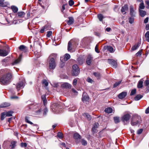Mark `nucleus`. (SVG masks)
<instances>
[{"mask_svg":"<svg viewBox=\"0 0 149 149\" xmlns=\"http://www.w3.org/2000/svg\"><path fill=\"white\" fill-rule=\"evenodd\" d=\"M82 144L84 146H86L87 144V142L84 139H82L81 141Z\"/></svg>","mask_w":149,"mask_h":149,"instance_id":"603ef678","label":"nucleus"},{"mask_svg":"<svg viewBox=\"0 0 149 149\" xmlns=\"http://www.w3.org/2000/svg\"><path fill=\"white\" fill-rule=\"evenodd\" d=\"M11 8L14 13H15L17 12L18 11V8L16 6H12L11 7Z\"/></svg>","mask_w":149,"mask_h":149,"instance_id":"4c0bfd02","label":"nucleus"},{"mask_svg":"<svg viewBox=\"0 0 149 149\" xmlns=\"http://www.w3.org/2000/svg\"><path fill=\"white\" fill-rule=\"evenodd\" d=\"M145 113L146 114L149 113V107L147 108L145 111Z\"/></svg>","mask_w":149,"mask_h":149,"instance_id":"774afa93","label":"nucleus"},{"mask_svg":"<svg viewBox=\"0 0 149 149\" xmlns=\"http://www.w3.org/2000/svg\"><path fill=\"white\" fill-rule=\"evenodd\" d=\"M139 12L140 15L141 17H144L146 13V11L140 9L139 10Z\"/></svg>","mask_w":149,"mask_h":149,"instance_id":"412c9836","label":"nucleus"},{"mask_svg":"<svg viewBox=\"0 0 149 149\" xmlns=\"http://www.w3.org/2000/svg\"><path fill=\"white\" fill-rule=\"evenodd\" d=\"M113 120L114 122L116 123H119L120 121L119 118L118 117H114Z\"/></svg>","mask_w":149,"mask_h":149,"instance_id":"58836bf2","label":"nucleus"},{"mask_svg":"<svg viewBox=\"0 0 149 149\" xmlns=\"http://www.w3.org/2000/svg\"><path fill=\"white\" fill-rule=\"evenodd\" d=\"M70 6H72L74 3V1L72 0H70L68 2Z\"/></svg>","mask_w":149,"mask_h":149,"instance_id":"8fccbe9b","label":"nucleus"},{"mask_svg":"<svg viewBox=\"0 0 149 149\" xmlns=\"http://www.w3.org/2000/svg\"><path fill=\"white\" fill-rule=\"evenodd\" d=\"M99 126V124L98 123H95L92 128V131L94 132H95L96 129Z\"/></svg>","mask_w":149,"mask_h":149,"instance_id":"4be33fe9","label":"nucleus"},{"mask_svg":"<svg viewBox=\"0 0 149 149\" xmlns=\"http://www.w3.org/2000/svg\"><path fill=\"white\" fill-rule=\"evenodd\" d=\"M134 19L133 17H131L129 18V22L132 24L134 22Z\"/></svg>","mask_w":149,"mask_h":149,"instance_id":"49530a36","label":"nucleus"},{"mask_svg":"<svg viewBox=\"0 0 149 149\" xmlns=\"http://www.w3.org/2000/svg\"><path fill=\"white\" fill-rule=\"evenodd\" d=\"M134 11L133 9V6H130V15L132 16H134Z\"/></svg>","mask_w":149,"mask_h":149,"instance_id":"c756f323","label":"nucleus"},{"mask_svg":"<svg viewBox=\"0 0 149 149\" xmlns=\"http://www.w3.org/2000/svg\"><path fill=\"white\" fill-rule=\"evenodd\" d=\"M145 6H144V4L143 1L141 2L139 5V9H143L145 8Z\"/></svg>","mask_w":149,"mask_h":149,"instance_id":"f704fd0d","label":"nucleus"},{"mask_svg":"<svg viewBox=\"0 0 149 149\" xmlns=\"http://www.w3.org/2000/svg\"><path fill=\"white\" fill-rule=\"evenodd\" d=\"M121 81H119L118 82H116L113 85V87L115 88L119 85L121 83Z\"/></svg>","mask_w":149,"mask_h":149,"instance_id":"09e8293b","label":"nucleus"},{"mask_svg":"<svg viewBox=\"0 0 149 149\" xmlns=\"http://www.w3.org/2000/svg\"><path fill=\"white\" fill-rule=\"evenodd\" d=\"M72 41H70L69 42L68 44V51H70L72 49Z\"/></svg>","mask_w":149,"mask_h":149,"instance_id":"5701e85b","label":"nucleus"},{"mask_svg":"<svg viewBox=\"0 0 149 149\" xmlns=\"http://www.w3.org/2000/svg\"><path fill=\"white\" fill-rule=\"evenodd\" d=\"M48 110L47 108H45L44 109V110L43 113V114L44 115H45L47 112Z\"/></svg>","mask_w":149,"mask_h":149,"instance_id":"0e129e2a","label":"nucleus"},{"mask_svg":"<svg viewBox=\"0 0 149 149\" xmlns=\"http://www.w3.org/2000/svg\"><path fill=\"white\" fill-rule=\"evenodd\" d=\"M145 37L147 41L149 42V31H147L145 35Z\"/></svg>","mask_w":149,"mask_h":149,"instance_id":"72a5a7b5","label":"nucleus"},{"mask_svg":"<svg viewBox=\"0 0 149 149\" xmlns=\"http://www.w3.org/2000/svg\"><path fill=\"white\" fill-rule=\"evenodd\" d=\"M127 93L126 92H123L120 93L118 95V97L120 99H122L125 97L127 95Z\"/></svg>","mask_w":149,"mask_h":149,"instance_id":"4468645a","label":"nucleus"},{"mask_svg":"<svg viewBox=\"0 0 149 149\" xmlns=\"http://www.w3.org/2000/svg\"><path fill=\"white\" fill-rule=\"evenodd\" d=\"M21 146L22 147H26L27 146V145L26 143H21Z\"/></svg>","mask_w":149,"mask_h":149,"instance_id":"69168bd1","label":"nucleus"},{"mask_svg":"<svg viewBox=\"0 0 149 149\" xmlns=\"http://www.w3.org/2000/svg\"><path fill=\"white\" fill-rule=\"evenodd\" d=\"M143 131V129H140L138 130L137 131V133L138 134H141L142 133Z\"/></svg>","mask_w":149,"mask_h":149,"instance_id":"052dcab7","label":"nucleus"},{"mask_svg":"<svg viewBox=\"0 0 149 149\" xmlns=\"http://www.w3.org/2000/svg\"><path fill=\"white\" fill-rule=\"evenodd\" d=\"M148 17H147L144 19V22L145 24L147 23L148 22Z\"/></svg>","mask_w":149,"mask_h":149,"instance_id":"338daca9","label":"nucleus"},{"mask_svg":"<svg viewBox=\"0 0 149 149\" xmlns=\"http://www.w3.org/2000/svg\"><path fill=\"white\" fill-rule=\"evenodd\" d=\"M9 52V51L8 50L0 49V56H7Z\"/></svg>","mask_w":149,"mask_h":149,"instance_id":"1a4fd4ad","label":"nucleus"},{"mask_svg":"<svg viewBox=\"0 0 149 149\" xmlns=\"http://www.w3.org/2000/svg\"><path fill=\"white\" fill-rule=\"evenodd\" d=\"M10 104L9 103H8L7 102H4L1 104L0 105V107L1 108L5 107H6L9 106H10Z\"/></svg>","mask_w":149,"mask_h":149,"instance_id":"b1692460","label":"nucleus"},{"mask_svg":"<svg viewBox=\"0 0 149 149\" xmlns=\"http://www.w3.org/2000/svg\"><path fill=\"white\" fill-rule=\"evenodd\" d=\"M140 43H138L135 44L133 46L132 48V51L135 50L137 49L139 47L140 45Z\"/></svg>","mask_w":149,"mask_h":149,"instance_id":"393cba45","label":"nucleus"},{"mask_svg":"<svg viewBox=\"0 0 149 149\" xmlns=\"http://www.w3.org/2000/svg\"><path fill=\"white\" fill-rule=\"evenodd\" d=\"M89 100V97L86 94H85V95L84 93L82 95V101L86 103H87V102H88Z\"/></svg>","mask_w":149,"mask_h":149,"instance_id":"9d476101","label":"nucleus"},{"mask_svg":"<svg viewBox=\"0 0 149 149\" xmlns=\"http://www.w3.org/2000/svg\"><path fill=\"white\" fill-rule=\"evenodd\" d=\"M145 86L146 87V93H147L149 92V80H146L144 82Z\"/></svg>","mask_w":149,"mask_h":149,"instance_id":"9b49d317","label":"nucleus"},{"mask_svg":"<svg viewBox=\"0 0 149 149\" xmlns=\"http://www.w3.org/2000/svg\"><path fill=\"white\" fill-rule=\"evenodd\" d=\"M4 0H0V6H4Z\"/></svg>","mask_w":149,"mask_h":149,"instance_id":"5fc2aeb1","label":"nucleus"},{"mask_svg":"<svg viewBox=\"0 0 149 149\" xmlns=\"http://www.w3.org/2000/svg\"><path fill=\"white\" fill-rule=\"evenodd\" d=\"M61 87L65 88H71V85L68 83H65L61 85Z\"/></svg>","mask_w":149,"mask_h":149,"instance_id":"2eb2a0df","label":"nucleus"},{"mask_svg":"<svg viewBox=\"0 0 149 149\" xmlns=\"http://www.w3.org/2000/svg\"><path fill=\"white\" fill-rule=\"evenodd\" d=\"M77 61L80 64H83L85 61V58L82 56L79 57L77 59Z\"/></svg>","mask_w":149,"mask_h":149,"instance_id":"6ab92c4d","label":"nucleus"},{"mask_svg":"<svg viewBox=\"0 0 149 149\" xmlns=\"http://www.w3.org/2000/svg\"><path fill=\"white\" fill-rule=\"evenodd\" d=\"M24 81H20L17 83L16 85V88L18 91L21 88H23L24 86Z\"/></svg>","mask_w":149,"mask_h":149,"instance_id":"6e6552de","label":"nucleus"},{"mask_svg":"<svg viewBox=\"0 0 149 149\" xmlns=\"http://www.w3.org/2000/svg\"><path fill=\"white\" fill-rule=\"evenodd\" d=\"M77 80L76 79H74L73 82V84L74 86H75L77 84Z\"/></svg>","mask_w":149,"mask_h":149,"instance_id":"e2e57ef3","label":"nucleus"},{"mask_svg":"<svg viewBox=\"0 0 149 149\" xmlns=\"http://www.w3.org/2000/svg\"><path fill=\"white\" fill-rule=\"evenodd\" d=\"M108 62L113 68H117V64L116 61L112 59H109L108 60Z\"/></svg>","mask_w":149,"mask_h":149,"instance_id":"0eeeda50","label":"nucleus"},{"mask_svg":"<svg viewBox=\"0 0 149 149\" xmlns=\"http://www.w3.org/2000/svg\"><path fill=\"white\" fill-rule=\"evenodd\" d=\"M97 17L99 19L100 21H102V19L104 18V17L101 14H97Z\"/></svg>","mask_w":149,"mask_h":149,"instance_id":"c9c22d12","label":"nucleus"},{"mask_svg":"<svg viewBox=\"0 0 149 149\" xmlns=\"http://www.w3.org/2000/svg\"><path fill=\"white\" fill-rule=\"evenodd\" d=\"M52 32L51 31H49L47 32V36L48 37H49L52 35Z\"/></svg>","mask_w":149,"mask_h":149,"instance_id":"864d4df0","label":"nucleus"},{"mask_svg":"<svg viewBox=\"0 0 149 149\" xmlns=\"http://www.w3.org/2000/svg\"><path fill=\"white\" fill-rule=\"evenodd\" d=\"M42 83L43 84H44L45 86H47L48 85V83L47 81L45 79L43 80L42 81Z\"/></svg>","mask_w":149,"mask_h":149,"instance_id":"3c124183","label":"nucleus"},{"mask_svg":"<svg viewBox=\"0 0 149 149\" xmlns=\"http://www.w3.org/2000/svg\"><path fill=\"white\" fill-rule=\"evenodd\" d=\"M16 143L15 141L10 143L8 141H6L3 144L4 149H13L16 146Z\"/></svg>","mask_w":149,"mask_h":149,"instance_id":"7ed1b4c3","label":"nucleus"},{"mask_svg":"<svg viewBox=\"0 0 149 149\" xmlns=\"http://www.w3.org/2000/svg\"><path fill=\"white\" fill-rule=\"evenodd\" d=\"M128 9V8L127 6L126 5H125L123 6L122 7L121 10V13H123V14H125L126 13L125 11L127 10Z\"/></svg>","mask_w":149,"mask_h":149,"instance_id":"f3484780","label":"nucleus"},{"mask_svg":"<svg viewBox=\"0 0 149 149\" xmlns=\"http://www.w3.org/2000/svg\"><path fill=\"white\" fill-rule=\"evenodd\" d=\"M25 15V13L24 12H19L18 13V16L20 17H23Z\"/></svg>","mask_w":149,"mask_h":149,"instance_id":"79ce46f5","label":"nucleus"},{"mask_svg":"<svg viewBox=\"0 0 149 149\" xmlns=\"http://www.w3.org/2000/svg\"><path fill=\"white\" fill-rule=\"evenodd\" d=\"M146 4L147 5L146 6V8L148 9L149 8V1L148 0H146L145 1Z\"/></svg>","mask_w":149,"mask_h":149,"instance_id":"13d9d810","label":"nucleus"},{"mask_svg":"<svg viewBox=\"0 0 149 149\" xmlns=\"http://www.w3.org/2000/svg\"><path fill=\"white\" fill-rule=\"evenodd\" d=\"M131 117V115L129 114L124 115L121 118L122 121L125 124L129 123V120Z\"/></svg>","mask_w":149,"mask_h":149,"instance_id":"423d86ee","label":"nucleus"},{"mask_svg":"<svg viewBox=\"0 0 149 149\" xmlns=\"http://www.w3.org/2000/svg\"><path fill=\"white\" fill-rule=\"evenodd\" d=\"M83 116L87 118L88 120H90L91 119V116L87 113H84L83 114Z\"/></svg>","mask_w":149,"mask_h":149,"instance_id":"473e14b6","label":"nucleus"},{"mask_svg":"<svg viewBox=\"0 0 149 149\" xmlns=\"http://www.w3.org/2000/svg\"><path fill=\"white\" fill-rule=\"evenodd\" d=\"M67 5L66 4H63L61 7V11L63 13V11L65 10V6H67Z\"/></svg>","mask_w":149,"mask_h":149,"instance_id":"de8ad7c7","label":"nucleus"},{"mask_svg":"<svg viewBox=\"0 0 149 149\" xmlns=\"http://www.w3.org/2000/svg\"><path fill=\"white\" fill-rule=\"evenodd\" d=\"M93 58L91 55L88 56L86 60V63L88 65H90L91 64Z\"/></svg>","mask_w":149,"mask_h":149,"instance_id":"ddd939ff","label":"nucleus"},{"mask_svg":"<svg viewBox=\"0 0 149 149\" xmlns=\"http://www.w3.org/2000/svg\"><path fill=\"white\" fill-rule=\"evenodd\" d=\"M57 136L60 139H62L63 137V134L60 132H58L57 133Z\"/></svg>","mask_w":149,"mask_h":149,"instance_id":"ea45409f","label":"nucleus"},{"mask_svg":"<svg viewBox=\"0 0 149 149\" xmlns=\"http://www.w3.org/2000/svg\"><path fill=\"white\" fill-rule=\"evenodd\" d=\"M112 110L111 108L108 107L105 109L104 111L106 113H109L112 112Z\"/></svg>","mask_w":149,"mask_h":149,"instance_id":"7c9ffc66","label":"nucleus"},{"mask_svg":"<svg viewBox=\"0 0 149 149\" xmlns=\"http://www.w3.org/2000/svg\"><path fill=\"white\" fill-rule=\"evenodd\" d=\"M6 116V113L5 112H3L1 113V120H3L5 116Z\"/></svg>","mask_w":149,"mask_h":149,"instance_id":"a18cd8bd","label":"nucleus"},{"mask_svg":"<svg viewBox=\"0 0 149 149\" xmlns=\"http://www.w3.org/2000/svg\"><path fill=\"white\" fill-rule=\"evenodd\" d=\"M143 97L142 95L140 94L137 95L134 97V99L136 101L139 100L141 98Z\"/></svg>","mask_w":149,"mask_h":149,"instance_id":"c85d7f7f","label":"nucleus"},{"mask_svg":"<svg viewBox=\"0 0 149 149\" xmlns=\"http://www.w3.org/2000/svg\"><path fill=\"white\" fill-rule=\"evenodd\" d=\"M76 109V107L75 106H74L72 107L71 108L69 109V111H74Z\"/></svg>","mask_w":149,"mask_h":149,"instance_id":"bf43d9fd","label":"nucleus"},{"mask_svg":"<svg viewBox=\"0 0 149 149\" xmlns=\"http://www.w3.org/2000/svg\"><path fill=\"white\" fill-rule=\"evenodd\" d=\"M80 72L79 69L77 64H74L72 66V74L73 75L76 76Z\"/></svg>","mask_w":149,"mask_h":149,"instance_id":"39448f33","label":"nucleus"},{"mask_svg":"<svg viewBox=\"0 0 149 149\" xmlns=\"http://www.w3.org/2000/svg\"><path fill=\"white\" fill-rule=\"evenodd\" d=\"M29 116H26L25 118V120L26 122L27 123H29L31 125L33 124V123L31 121H30L29 120Z\"/></svg>","mask_w":149,"mask_h":149,"instance_id":"e433bc0d","label":"nucleus"},{"mask_svg":"<svg viewBox=\"0 0 149 149\" xmlns=\"http://www.w3.org/2000/svg\"><path fill=\"white\" fill-rule=\"evenodd\" d=\"M141 51H139L136 53V55L137 56H140L141 55Z\"/></svg>","mask_w":149,"mask_h":149,"instance_id":"680f3d73","label":"nucleus"},{"mask_svg":"<svg viewBox=\"0 0 149 149\" xmlns=\"http://www.w3.org/2000/svg\"><path fill=\"white\" fill-rule=\"evenodd\" d=\"M42 111V109L40 108L38 110H36L35 111V115L37 116L40 115Z\"/></svg>","mask_w":149,"mask_h":149,"instance_id":"a878e982","label":"nucleus"},{"mask_svg":"<svg viewBox=\"0 0 149 149\" xmlns=\"http://www.w3.org/2000/svg\"><path fill=\"white\" fill-rule=\"evenodd\" d=\"M22 57V54H20L17 59H16L13 62H12V65H14L19 63L21 61Z\"/></svg>","mask_w":149,"mask_h":149,"instance_id":"f8f14e48","label":"nucleus"},{"mask_svg":"<svg viewBox=\"0 0 149 149\" xmlns=\"http://www.w3.org/2000/svg\"><path fill=\"white\" fill-rule=\"evenodd\" d=\"M143 79H141L139 81L137 85L138 88H139L143 87Z\"/></svg>","mask_w":149,"mask_h":149,"instance_id":"a211bd4d","label":"nucleus"},{"mask_svg":"<svg viewBox=\"0 0 149 149\" xmlns=\"http://www.w3.org/2000/svg\"><path fill=\"white\" fill-rule=\"evenodd\" d=\"M95 51L96 52H97V53H99L100 52L98 50V45H96V46L95 47Z\"/></svg>","mask_w":149,"mask_h":149,"instance_id":"6e6d98bb","label":"nucleus"},{"mask_svg":"<svg viewBox=\"0 0 149 149\" xmlns=\"http://www.w3.org/2000/svg\"><path fill=\"white\" fill-rule=\"evenodd\" d=\"M141 121V117L137 115L134 116L131 122V124L132 126L137 125L139 124Z\"/></svg>","mask_w":149,"mask_h":149,"instance_id":"20e7f679","label":"nucleus"},{"mask_svg":"<svg viewBox=\"0 0 149 149\" xmlns=\"http://www.w3.org/2000/svg\"><path fill=\"white\" fill-rule=\"evenodd\" d=\"M70 58V55L68 54H66L65 55L64 58V60L65 61H66L69 59Z\"/></svg>","mask_w":149,"mask_h":149,"instance_id":"2f4dec72","label":"nucleus"},{"mask_svg":"<svg viewBox=\"0 0 149 149\" xmlns=\"http://www.w3.org/2000/svg\"><path fill=\"white\" fill-rule=\"evenodd\" d=\"M19 49L24 52H26L27 50V48L24 45H21L19 47Z\"/></svg>","mask_w":149,"mask_h":149,"instance_id":"dca6fc26","label":"nucleus"},{"mask_svg":"<svg viewBox=\"0 0 149 149\" xmlns=\"http://www.w3.org/2000/svg\"><path fill=\"white\" fill-rule=\"evenodd\" d=\"M56 54H52L48 58V60L49 61V68L51 70L54 69L56 66V63L55 61V58L52 56H56Z\"/></svg>","mask_w":149,"mask_h":149,"instance_id":"f03ea898","label":"nucleus"},{"mask_svg":"<svg viewBox=\"0 0 149 149\" xmlns=\"http://www.w3.org/2000/svg\"><path fill=\"white\" fill-rule=\"evenodd\" d=\"M136 89L135 88L134 89L132 90L130 93V95H133L136 93Z\"/></svg>","mask_w":149,"mask_h":149,"instance_id":"37998d69","label":"nucleus"},{"mask_svg":"<svg viewBox=\"0 0 149 149\" xmlns=\"http://www.w3.org/2000/svg\"><path fill=\"white\" fill-rule=\"evenodd\" d=\"M105 48L107 49L110 52H113V48L110 46H105Z\"/></svg>","mask_w":149,"mask_h":149,"instance_id":"cd10ccee","label":"nucleus"},{"mask_svg":"<svg viewBox=\"0 0 149 149\" xmlns=\"http://www.w3.org/2000/svg\"><path fill=\"white\" fill-rule=\"evenodd\" d=\"M93 74L95 76L97 79H99L100 77V74L99 73L94 72Z\"/></svg>","mask_w":149,"mask_h":149,"instance_id":"c03bdc74","label":"nucleus"},{"mask_svg":"<svg viewBox=\"0 0 149 149\" xmlns=\"http://www.w3.org/2000/svg\"><path fill=\"white\" fill-rule=\"evenodd\" d=\"M69 20L67 21V23L68 25H71L73 23L74 20V18L72 17H68Z\"/></svg>","mask_w":149,"mask_h":149,"instance_id":"aec40b11","label":"nucleus"},{"mask_svg":"<svg viewBox=\"0 0 149 149\" xmlns=\"http://www.w3.org/2000/svg\"><path fill=\"white\" fill-rule=\"evenodd\" d=\"M12 77L11 71L10 70H7L6 74L1 77V81L4 84H8L10 81Z\"/></svg>","mask_w":149,"mask_h":149,"instance_id":"f257e3e1","label":"nucleus"},{"mask_svg":"<svg viewBox=\"0 0 149 149\" xmlns=\"http://www.w3.org/2000/svg\"><path fill=\"white\" fill-rule=\"evenodd\" d=\"M13 112L12 111H9L6 113V116L10 117L12 116Z\"/></svg>","mask_w":149,"mask_h":149,"instance_id":"a19ab883","label":"nucleus"},{"mask_svg":"<svg viewBox=\"0 0 149 149\" xmlns=\"http://www.w3.org/2000/svg\"><path fill=\"white\" fill-rule=\"evenodd\" d=\"M43 27L45 28V31H47L49 30V26L47 25H46Z\"/></svg>","mask_w":149,"mask_h":149,"instance_id":"4d7b16f0","label":"nucleus"},{"mask_svg":"<svg viewBox=\"0 0 149 149\" xmlns=\"http://www.w3.org/2000/svg\"><path fill=\"white\" fill-rule=\"evenodd\" d=\"M74 138L75 139H78L81 138V136L77 133H75L74 134Z\"/></svg>","mask_w":149,"mask_h":149,"instance_id":"bb28decb","label":"nucleus"}]
</instances>
